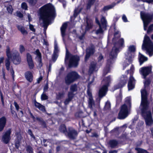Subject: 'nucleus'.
<instances>
[{
  "label": "nucleus",
  "instance_id": "774afa93",
  "mask_svg": "<svg viewBox=\"0 0 153 153\" xmlns=\"http://www.w3.org/2000/svg\"><path fill=\"white\" fill-rule=\"evenodd\" d=\"M36 54H37V55L38 57H42L41 53L40 52L39 50L38 49L36 50L35 51Z\"/></svg>",
  "mask_w": 153,
  "mask_h": 153
},
{
  "label": "nucleus",
  "instance_id": "052dcab7",
  "mask_svg": "<svg viewBox=\"0 0 153 153\" xmlns=\"http://www.w3.org/2000/svg\"><path fill=\"white\" fill-rule=\"evenodd\" d=\"M0 95L1 98V101L3 106L4 105V99L3 94L1 91L0 92Z\"/></svg>",
  "mask_w": 153,
  "mask_h": 153
},
{
  "label": "nucleus",
  "instance_id": "2eb2a0df",
  "mask_svg": "<svg viewBox=\"0 0 153 153\" xmlns=\"http://www.w3.org/2000/svg\"><path fill=\"white\" fill-rule=\"evenodd\" d=\"M94 53V48H89L87 49L86 51V54L85 57V61L87 62L91 56L93 55Z\"/></svg>",
  "mask_w": 153,
  "mask_h": 153
},
{
  "label": "nucleus",
  "instance_id": "4468645a",
  "mask_svg": "<svg viewBox=\"0 0 153 153\" xmlns=\"http://www.w3.org/2000/svg\"><path fill=\"white\" fill-rule=\"evenodd\" d=\"M127 78L126 76H125V77H123V79H120V82L115 87V89H119L123 87L127 83Z\"/></svg>",
  "mask_w": 153,
  "mask_h": 153
},
{
  "label": "nucleus",
  "instance_id": "b1692460",
  "mask_svg": "<svg viewBox=\"0 0 153 153\" xmlns=\"http://www.w3.org/2000/svg\"><path fill=\"white\" fill-rule=\"evenodd\" d=\"M124 41L123 38H121L117 42H115L114 43V46L113 47H115V48L116 46L117 45V44L118 45L119 48H120L121 47H124Z\"/></svg>",
  "mask_w": 153,
  "mask_h": 153
},
{
  "label": "nucleus",
  "instance_id": "8fccbe9b",
  "mask_svg": "<svg viewBox=\"0 0 153 153\" xmlns=\"http://www.w3.org/2000/svg\"><path fill=\"white\" fill-rule=\"evenodd\" d=\"M59 50L58 49V47L57 43L55 42L54 43V54H56L58 53Z\"/></svg>",
  "mask_w": 153,
  "mask_h": 153
},
{
  "label": "nucleus",
  "instance_id": "a18cd8bd",
  "mask_svg": "<svg viewBox=\"0 0 153 153\" xmlns=\"http://www.w3.org/2000/svg\"><path fill=\"white\" fill-rule=\"evenodd\" d=\"M101 21L102 25L104 27H106L107 21L105 18L104 17L102 18Z\"/></svg>",
  "mask_w": 153,
  "mask_h": 153
},
{
  "label": "nucleus",
  "instance_id": "9b49d317",
  "mask_svg": "<svg viewBox=\"0 0 153 153\" xmlns=\"http://www.w3.org/2000/svg\"><path fill=\"white\" fill-rule=\"evenodd\" d=\"M11 133V129H9L3 135L2 137V140L3 142L5 144L8 143L10 141L11 139L10 134Z\"/></svg>",
  "mask_w": 153,
  "mask_h": 153
},
{
  "label": "nucleus",
  "instance_id": "603ef678",
  "mask_svg": "<svg viewBox=\"0 0 153 153\" xmlns=\"http://www.w3.org/2000/svg\"><path fill=\"white\" fill-rule=\"evenodd\" d=\"M99 26V28L98 30H97L96 32V33L97 34H98L100 33H102L103 32V31L102 29L101 26Z\"/></svg>",
  "mask_w": 153,
  "mask_h": 153
},
{
  "label": "nucleus",
  "instance_id": "393cba45",
  "mask_svg": "<svg viewBox=\"0 0 153 153\" xmlns=\"http://www.w3.org/2000/svg\"><path fill=\"white\" fill-rule=\"evenodd\" d=\"M16 27L18 30L20 31L23 35H27V32L25 30L23 26L17 25H16Z\"/></svg>",
  "mask_w": 153,
  "mask_h": 153
},
{
  "label": "nucleus",
  "instance_id": "0e129e2a",
  "mask_svg": "<svg viewBox=\"0 0 153 153\" xmlns=\"http://www.w3.org/2000/svg\"><path fill=\"white\" fill-rule=\"evenodd\" d=\"M134 80L135 79L134 77L132 76H131L129 77L128 83H133V82Z\"/></svg>",
  "mask_w": 153,
  "mask_h": 153
},
{
  "label": "nucleus",
  "instance_id": "3c124183",
  "mask_svg": "<svg viewBox=\"0 0 153 153\" xmlns=\"http://www.w3.org/2000/svg\"><path fill=\"white\" fill-rule=\"evenodd\" d=\"M7 10L8 12L10 14H12L13 9L12 8V7L11 5H10L8 6L7 8Z\"/></svg>",
  "mask_w": 153,
  "mask_h": 153
},
{
  "label": "nucleus",
  "instance_id": "ddd939ff",
  "mask_svg": "<svg viewBox=\"0 0 153 153\" xmlns=\"http://www.w3.org/2000/svg\"><path fill=\"white\" fill-rule=\"evenodd\" d=\"M140 69V71L144 78L150 73L151 71V68L149 67H143Z\"/></svg>",
  "mask_w": 153,
  "mask_h": 153
},
{
  "label": "nucleus",
  "instance_id": "680f3d73",
  "mask_svg": "<svg viewBox=\"0 0 153 153\" xmlns=\"http://www.w3.org/2000/svg\"><path fill=\"white\" fill-rule=\"evenodd\" d=\"M10 72L11 74V75L12 76L13 79V80H14V77L15 76L14 75V71L13 70V68L12 67L10 68Z\"/></svg>",
  "mask_w": 153,
  "mask_h": 153
},
{
  "label": "nucleus",
  "instance_id": "0eeeda50",
  "mask_svg": "<svg viewBox=\"0 0 153 153\" xmlns=\"http://www.w3.org/2000/svg\"><path fill=\"white\" fill-rule=\"evenodd\" d=\"M140 17L143 22L150 23L153 19V13L150 14L141 11L140 13Z\"/></svg>",
  "mask_w": 153,
  "mask_h": 153
},
{
  "label": "nucleus",
  "instance_id": "79ce46f5",
  "mask_svg": "<svg viewBox=\"0 0 153 153\" xmlns=\"http://www.w3.org/2000/svg\"><path fill=\"white\" fill-rule=\"evenodd\" d=\"M29 4L32 6H34L37 3V0H27Z\"/></svg>",
  "mask_w": 153,
  "mask_h": 153
},
{
  "label": "nucleus",
  "instance_id": "864d4df0",
  "mask_svg": "<svg viewBox=\"0 0 153 153\" xmlns=\"http://www.w3.org/2000/svg\"><path fill=\"white\" fill-rule=\"evenodd\" d=\"M87 94L89 97V98H92L93 97L91 91L90 90V88H88L87 90Z\"/></svg>",
  "mask_w": 153,
  "mask_h": 153
},
{
  "label": "nucleus",
  "instance_id": "bf43d9fd",
  "mask_svg": "<svg viewBox=\"0 0 153 153\" xmlns=\"http://www.w3.org/2000/svg\"><path fill=\"white\" fill-rule=\"evenodd\" d=\"M16 16L20 18H22L24 16L23 14L19 11H17Z\"/></svg>",
  "mask_w": 153,
  "mask_h": 153
},
{
  "label": "nucleus",
  "instance_id": "5701e85b",
  "mask_svg": "<svg viewBox=\"0 0 153 153\" xmlns=\"http://www.w3.org/2000/svg\"><path fill=\"white\" fill-rule=\"evenodd\" d=\"M36 119L39 123V124L42 126L43 128H47V126L46 123L43 118L41 117H36Z\"/></svg>",
  "mask_w": 153,
  "mask_h": 153
},
{
  "label": "nucleus",
  "instance_id": "20e7f679",
  "mask_svg": "<svg viewBox=\"0 0 153 153\" xmlns=\"http://www.w3.org/2000/svg\"><path fill=\"white\" fill-rule=\"evenodd\" d=\"M79 77V75L76 71H72L68 73L65 77V82L68 85H70L76 80Z\"/></svg>",
  "mask_w": 153,
  "mask_h": 153
},
{
  "label": "nucleus",
  "instance_id": "473e14b6",
  "mask_svg": "<svg viewBox=\"0 0 153 153\" xmlns=\"http://www.w3.org/2000/svg\"><path fill=\"white\" fill-rule=\"evenodd\" d=\"M87 25L86 26L85 30H88L92 28V24L91 21H88L87 20L86 21Z\"/></svg>",
  "mask_w": 153,
  "mask_h": 153
},
{
  "label": "nucleus",
  "instance_id": "4be33fe9",
  "mask_svg": "<svg viewBox=\"0 0 153 153\" xmlns=\"http://www.w3.org/2000/svg\"><path fill=\"white\" fill-rule=\"evenodd\" d=\"M97 63L94 61H92L90 63L89 69V72L92 74L95 71L97 68Z\"/></svg>",
  "mask_w": 153,
  "mask_h": 153
},
{
  "label": "nucleus",
  "instance_id": "7c9ffc66",
  "mask_svg": "<svg viewBox=\"0 0 153 153\" xmlns=\"http://www.w3.org/2000/svg\"><path fill=\"white\" fill-rule=\"evenodd\" d=\"M103 80L105 82V84L104 85L107 86V87H108L111 82V76L109 75L107 77H105L103 79Z\"/></svg>",
  "mask_w": 153,
  "mask_h": 153
},
{
  "label": "nucleus",
  "instance_id": "412c9836",
  "mask_svg": "<svg viewBox=\"0 0 153 153\" xmlns=\"http://www.w3.org/2000/svg\"><path fill=\"white\" fill-rule=\"evenodd\" d=\"M68 24L67 22L64 23L60 28L62 36L63 38L65 36V32L67 27Z\"/></svg>",
  "mask_w": 153,
  "mask_h": 153
},
{
  "label": "nucleus",
  "instance_id": "69168bd1",
  "mask_svg": "<svg viewBox=\"0 0 153 153\" xmlns=\"http://www.w3.org/2000/svg\"><path fill=\"white\" fill-rule=\"evenodd\" d=\"M59 1L62 4L63 7L65 8L66 6V1L65 0H59Z\"/></svg>",
  "mask_w": 153,
  "mask_h": 153
},
{
  "label": "nucleus",
  "instance_id": "6e6552de",
  "mask_svg": "<svg viewBox=\"0 0 153 153\" xmlns=\"http://www.w3.org/2000/svg\"><path fill=\"white\" fill-rule=\"evenodd\" d=\"M119 52V48L113 47L110 55V58L107 61V65H110H110L113 63L114 58L117 56Z\"/></svg>",
  "mask_w": 153,
  "mask_h": 153
},
{
  "label": "nucleus",
  "instance_id": "1a4fd4ad",
  "mask_svg": "<svg viewBox=\"0 0 153 153\" xmlns=\"http://www.w3.org/2000/svg\"><path fill=\"white\" fill-rule=\"evenodd\" d=\"M6 48V53L7 58L6 59L5 61V65L6 70L9 71L10 65V60L12 58V54L10 52V47L7 46Z\"/></svg>",
  "mask_w": 153,
  "mask_h": 153
},
{
  "label": "nucleus",
  "instance_id": "f704fd0d",
  "mask_svg": "<svg viewBox=\"0 0 153 153\" xmlns=\"http://www.w3.org/2000/svg\"><path fill=\"white\" fill-rule=\"evenodd\" d=\"M70 91L73 93L77 91V86L76 84L71 85L70 88Z\"/></svg>",
  "mask_w": 153,
  "mask_h": 153
},
{
  "label": "nucleus",
  "instance_id": "f3484780",
  "mask_svg": "<svg viewBox=\"0 0 153 153\" xmlns=\"http://www.w3.org/2000/svg\"><path fill=\"white\" fill-rule=\"evenodd\" d=\"M26 79L30 82H31L33 79V76L31 72L29 71H26L25 73Z\"/></svg>",
  "mask_w": 153,
  "mask_h": 153
},
{
  "label": "nucleus",
  "instance_id": "4c0bfd02",
  "mask_svg": "<svg viewBox=\"0 0 153 153\" xmlns=\"http://www.w3.org/2000/svg\"><path fill=\"white\" fill-rule=\"evenodd\" d=\"M73 56L69 52H68V49H66V55L65 56V63H66V61L68 60L69 58H70L71 56Z\"/></svg>",
  "mask_w": 153,
  "mask_h": 153
},
{
  "label": "nucleus",
  "instance_id": "39448f33",
  "mask_svg": "<svg viewBox=\"0 0 153 153\" xmlns=\"http://www.w3.org/2000/svg\"><path fill=\"white\" fill-rule=\"evenodd\" d=\"M143 46L146 48V51L149 53V56H151L152 54H151L152 51L153 49V43L151 41L149 37L146 35L144 37L143 44Z\"/></svg>",
  "mask_w": 153,
  "mask_h": 153
},
{
  "label": "nucleus",
  "instance_id": "2f4dec72",
  "mask_svg": "<svg viewBox=\"0 0 153 153\" xmlns=\"http://www.w3.org/2000/svg\"><path fill=\"white\" fill-rule=\"evenodd\" d=\"M110 65H106V66L104 69L103 76H105L108 73L110 72Z\"/></svg>",
  "mask_w": 153,
  "mask_h": 153
},
{
  "label": "nucleus",
  "instance_id": "c03bdc74",
  "mask_svg": "<svg viewBox=\"0 0 153 153\" xmlns=\"http://www.w3.org/2000/svg\"><path fill=\"white\" fill-rule=\"evenodd\" d=\"M21 140H15V147L16 149H19V147L20 146Z\"/></svg>",
  "mask_w": 153,
  "mask_h": 153
},
{
  "label": "nucleus",
  "instance_id": "423d86ee",
  "mask_svg": "<svg viewBox=\"0 0 153 153\" xmlns=\"http://www.w3.org/2000/svg\"><path fill=\"white\" fill-rule=\"evenodd\" d=\"M78 134L77 131L74 128L69 127L65 135L70 140H74L77 138Z\"/></svg>",
  "mask_w": 153,
  "mask_h": 153
},
{
  "label": "nucleus",
  "instance_id": "13d9d810",
  "mask_svg": "<svg viewBox=\"0 0 153 153\" xmlns=\"http://www.w3.org/2000/svg\"><path fill=\"white\" fill-rule=\"evenodd\" d=\"M151 81L148 79L146 80L144 83V85L145 87H146L149 86L150 84Z\"/></svg>",
  "mask_w": 153,
  "mask_h": 153
},
{
  "label": "nucleus",
  "instance_id": "de8ad7c7",
  "mask_svg": "<svg viewBox=\"0 0 153 153\" xmlns=\"http://www.w3.org/2000/svg\"><path fill=\"white\" fill-rule=\"evenodd\" d=\"M21 7L25 10H27L28 6L27 3L25 2H23L21 4Z\"/></svg>",
  "mask_w": 153,
  "mask_h": 153
},
{
  "label": "nucleus",
  "instance_id": "49530a36",
  "mask_svg": "<svg viewBox=\"0 0 153 153\" xmlns=\"http://www.w3.org/2000/svg\"><path fill=\"white\" fill-rule=\"evenodd\" d=\"M43 92L41 95V99L42 100H46L48 99V97Z\"/></svg>",
  "mask_w": 153,
  "mask_h": 153
},
{
  "label": "nucleus",
  "instance_id": "338daca9",
  "mask_svg": "<svg viewBox=\"0 0 153 153\" xmlns=\"http://www.w3.org/2000/svg\"><path fill=\"white\" fill-rule=\"evenodd\" d=\"M21 139H22L21 135L19 133H17L16 134V140H21Z\"/></svg>",
  "mask_w": 153,
  "mask_h": 153
},
{
  "label": "nucleus",
  "instance_id": "e433bc0d",
  "mask_svg": "<svg viewBox=\"0 0 153 153\" xmlns=\"http://www.w3.org/2000/svg\"><path fill=\"white\" fill-rule=\"evenodd\" d=\"M135 149L137 151V153H149L146 150L141 148H136Z\"/></svg>",
  "mask_w": 153,
  "mask_h": 153
},
{
  "label": "nucleus",
  "instance_id": "a19ab883",
  "mask_svg": "<svg viewBox=\"0 0 153 153\" xmlns=\"http://www.w3.org/2000/svg\"><path fill=\"white\" fill-rule=\"evenodd\" d=\"M65 93L63 92H59L58 94L56 96V98L58 100L61 99L63 97Z\"/></svg>",
  "mask_w": 153,
  "mask_h": 153
},
{
  "label": "nucleus",
  "instance_id": "5fc2aeb1",
  "mask_svg": "<svg viewBox=\"0 0 153 153\" xmlns=\"http://www.w3.org/2000/svg\"><path fill=\"white\" fill-rule=\"evenodd\" d=\"M128 90H131L134 88V85L133 83H128Z\"/></svg>",
  "mask_w": 153,
  "mask_h": 153
},
{
  "label": "nucleus",
  "instance_id": "dca6fc26",
  "mask_svg": "<svg viewBox=\"0 0 153 153\" xmlns=\"http://www.w3.org/2000/svg\"><path fill=\"white\" fill-rule=\"evenodd\" d=\"M108 90V87L107 86L103 85L99 91L98 95L99 97L101 98L105 96V92Z\"/></svg>",
  "mask_w": 153,
  "mask_h": 153
},
{
  "label": "nucleus",
  "instance_id": "bb28decb",
  "mask_svg": "<svg viewBox=\"0 0 153 153\" xmlns=\"http://www.w3.org/2000/svg\"><path fill=\"white\" fill-rule=\"evenodd\" d=\"M34 105L39 110L42 111H44L45 110V106L42 105L40 103L37 102L36 100L34 102Z\"/></svg>",
  "mask_w": 153,
  "mask_h": 153
},
{
  "label": "nucleus",
  "instance_id": "a878e982",
  "mask_svg": "<svg viewBox=\"0 0 153 153\" xmlns=\"http://www.w3.org/2000/svg\"><path fill=\"white\" fill-rule=\"evenodd\" d=\"M139 62L140 65H142L144 62L147 60L148 58L143 54L139 53Z\"/></svg>",
  "mask_w": 153,
  "mask_h": 153
},
{
  "label": "nucleus",
  "instance_id": "58836bf2",
  "mask_svg": "<svg viewBox=\"0 0 153 153\" xmlns=\"http://www.w3.org/2000/svg\"><path fill=\"white\" fill-rule=\"evenodd\" d=\"M26 150L28 153H33V150L30 145H27L26 147Z\"/></svg>",
  "mask_w": 153,
  "mask_h": 153
},
{
  "label": "nucleus",
  "instance_id": "c85d7f7f",
  "mask_svg": "<svg viewBox=\"0 0 153 153\" xmlns=\"http://www.w3.org/2000/svg\"><path fill=\"white\" fill-rule=\"evenodd\" d=\"M59 129L60 132L64 134L65 135L68 131L65 124H62L60 125Z\"/></svg>",
  "mask_w": 153,
  "mask_h": 153
},
{
  "label": "nucleus",
  "instance_id": "09e8293b",
  "mask_svg": "<svg viewBox=\"0 0 153 153\" xmlns=\"http://www.w3.org/2000/svg\"><path fill=\"white\" fill-rule=\"evenodd\" d=\"M19 51L21 53H22L25 51V48L23 45H20Z\"/></svg>",
  "mask_w": 153,
  "mask_h": 153
},
{
  "label": "nucleus",
  "instance_id": "c9c22d12",
  "mask_svg": "<svg viewBox=\"0 0 153 153\" xmlns=\"http://www.w3.org/2000/svg\"><path fill=\"white\" fill-rule=\"evenodd\" d=\"M136 48L134 45H130L128 48V51L130 53H133L135 51Z\"/></svg>",
  "mask_w": 153,
  "mask_h": 153
},
{
  "label": "nucleus",
  "instance_id": "f257e3e1",
  "mask_svg": "<svg viewBox=\"0 0 153 153\" xmlns=\"http://www.w3.org/2000/svg\"><path fill=\"white\" fill-rule=\"evenodd\" d=\"M40 17L44 26L47 27L56 16L54 6L50 3L47 4L40 8Z\"/></svg>",
  "mask_w": 153,
  "mask_h": 153
},
{
  "label": "nucleus",
  "instance_id": "a211bd4d",
  "mask_svg": "<svg viewBox=\"0 0 153 153\" xmlns=\"http://www.w3.org/2000/svg\"><path fill=\"white\" fill-rule=\"evenodd\" d=\"M145 122L147 125H151L153 123V120L151 112L147 114L145 118Z\"/></svg>",
  "mask_w": 153,
  "mask_h": 153
},
{
  "label": "nucleus",
  "instance_id": "ea45409f",
  "mask_svg": "<svg viewBox=\"0 0 153 153\" xmlns=\"http://www.w3.org/2000/svg\"><path fill=\"white\" fill-rule=\"evenodd\" d=\"M111 108V104L109 102H107L104 108V110L105 111L109 110Z\"/></svg>",
  "mask_w": 153,
  "mask_h": 153
},
{
  "label": "nucleus",
  "instance_id": "6ab92c4d",
  "mask_svg": "<svg viewBox=\"0 0 153 153\" xmlns=\"http://www.w3.org/2000/svg\"><path fill=\"white\" fill-rule=\"evenodd\" d=\"M13 62L15 65L19 64L21 61V58L19 54H15L13 56Z\"/></svg>",
  "mask_w": 153,
  "mask_h": 153
},
{
  "label": "nucleus",
  "instance_id": "9d476101",
  "mask_svg": "<svg viewBox=\"0 0 153 153\" xmlns=\"http://www.w3.org/2000/svg\"><path fill=\"white\" fill-rule=\"evenodd\" d=\"M79 57L77 55H73L69 59L68 66L71 68L73 66H76L78 65V62L79 60Z\"/></svg>",
  "mask_w": 153,
  "mask_h": 153
},
{
  "label": "nucleus",
  "instance_id": "7ed1b4c3",
  "mask_svg": "<svg viewBox=\"0 0 153 153\" xmlns=\"http://www.w3.org/2000/svg\"><path fill=\"white\" fill-rule=\"evenodd\" d=\"M141 104L142 108L141 109V114L143 115L147 113L149 108V103L147 100V92L145 89L141 91Z\"/></svg>",
  "mask_w": 153,
  "mask_h": 153
},
{
  "label": "nucleus",
  "instance_id": "37998d69",
  "mask_svg": "<svg viewBox=\"0 0 153 153\" xmlns=\"http://www.w3.org/2000/svg\"><path fill=\"white\" fill-rule=\"evenodd\" d=\"M75 95V94L74 93L71 92L69 91L68 92V98L69 99H71L72 100V99L74 98V96Z\"/></svg>",
  "mask_w": 153,
  "mask_h": 153
},
{
  "label": "nucleus",
  "instance_id": "e2e57ef3",
  "mask_svg": "<svg viewBox=\"0 0 153 153\" xmlns=\"http://www.w3.org/2000/svg\"><path fill=\"white\" fill-rule=\"evenodd\" d=\"M13 108H14L13 107V106L11 105L10 106V109L11 112L12 114L13 115L14 114H15L16 115H17L16 114V111L14 110H13Z\"/></svg>",
  "mask_w": 153,
  "mask_h": 153
},
{
  "label": "nucleus",
  "instance_id": "c756f323",
  "mask_svg": "<svg viewBox=\"0 0 153 153\" xmlns=\"http://www.w3.org/2000/svg\"><path fill=\"white\" fill-rule=\"evenodd\" d=\"M114 37L112 39L113 42L114 41H116L120 37V33L119 31H117L114 33Z\"/></svg>",
  "mask_w": 153,
  "mask_h": 153
},
{
  "label": "nucleus",
  "instance_id": "f03ea898",
  "mask_svg": "<svg viewBox=\"0 0 153 153\" xmlns=\"http://www.w3.org/2000/svg\"><path fill=\"white\" fill-rule=\"evenodd\" d=\"M125 103L123 105L118 114L117 118L120 120L124 119L128 115V110L127 105L130 107L131 106V99L130 98H127L125 100Z\"/></svg>",
  "mask_w": 153,
  "mask_h": 153
},
{
  "label": "nucleus",
  "instance_id": "cd10ccee",
  "mask_svg": "<svg viewBox=\"0 0 153 153\" xmlns=\"http://www.w3.org/2000/svg\"><path fill=\"white\" fill-rule=\"evenodd\" d=\"M108 144L111 148H114L117 145L118 142L115 140H112L109 141Z\"/></svg>",
  "mask_w": 153,
  "mask_h": 153
},
{
  "label": "nucleus",
  "instance_id": "4d7b16f0",
  "mask_svg": "<svg viewBox=\"0 0 153 153\" xmlns=\"http://www.w3.org/2000/svg\"><path fill=\"white\" fill-rule=\"evenodd\" d=\"M28 133L30 136L34 140L36 139V137L34 134H33L32 132L31 129H29L28 130Z\"/></svg>",
  "mask_w": 153,
  "mask_h": 153
},
{
  "label": "nucleus",
  "instance_id": "f8f14e48",
  "mask_svg": "<svg viewBox=\"0 0 153 153\" xmlns=\"http://www.w3.org/2000/svg\"><path fill=\"white\" fill-rule=\"evenodd\" d=\"M27 61L29 67L30 69H32L34 67V65L32 59L31 55L29 53H27Z\"/></svg>",
  "mask_w": 153,
  "mask_h": 153
},
{
  "label": "nucleus",
  "instance_id": "6e6d98bb",
  "mask_svg": "<svg viewBox=\"0 0 153 153\" xmlns=\"http://www.w3.org/2000/svg\"><path fill=\"white\" fill-rule=\"evenodd\" d=\"M153 30V24L150 25L148 27L147 33H149Z\"/></svg>",
  "mask_w": 153,
  "mask_h": 153
},
{
  "label": "nucleus",
  "instance_id": "aec40b11",
  "mask_svg": "<svg viewBox=\"0 0 153 153\" xmlns=\"http://www.w3.org/2000/svg\"><path fill=\"white\" fill-rule=\"evenodd\" d=\"M6 118L4 116L0 118V131L3 130L6 124Z\"/></svg>",
  "mask_w": 153,
  "mask_h": 153
},
{
  "label": "nucleus",
  "instance_id": "72a5a7b5",
  "mask_svg": "<svg viewBox=\"0 0 153 153\" xmlns=\"http://www.w3.org/2000/svg\"><path fill=\"white\" fill-rule=\"evenodd\" d=\"M88 106L91 109L93 108V106L95 105L94 101L93 98H89L88 101Z\"/></svg>",
  "mask_w": 153,
  "mask_h": 153
}]
</instances>
